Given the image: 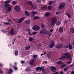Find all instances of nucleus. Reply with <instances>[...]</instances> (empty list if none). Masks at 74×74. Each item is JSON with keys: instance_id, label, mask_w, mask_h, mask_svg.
Listing matches in <instances>:
<instances>
[{"instance_id": "obj_1", "label": "nucleus", "mask_w": 74, "mask_h": 74, "mask_svg": "<svg viewBox=\"0 0 74 74\" xmlns=\"http://www.w3.org/2000/svg\"><path fill=\"white\" fill-rule=\"evenodd\" d=\"M40 33L41 34H47L49 36H51V32L50 31H48L46 29H43L41 30L40 31Z\"/></svg>"}, {"instance_id": "obj_2", "label": "nucleus", "mask_w": 74, "mask_h": 74, "mask_svg": "<svg viewBox=\"0 0 74 74\" xmlns=\"http://www.w3.org/2000/svg\"><path fill=\"white\" fill-rule=\"evenodd\" d=\"M57 22V19L56 17H54L51 18V24L52 25H55Z\"/></svg>"}, {"instance_id": "obj_3", "label": "nucleus", "mask_w": 74, "mask_h": 74, "mask_svg": "<svg viewBox=\"0 0 74 74\" xmlns=\"http://www.w3.org/2000/svg\"><path fill=\"white\" fill-rule=\"evenodd\" d=\"M64 56H65L66 58L67 59H71V56L70 55V53L69 52H67L64 53Z\"/></svg>"}, {"instance_id": "obj_4", "label": "nucleus", "mask_w": 74, "mask_h": 74, "mask_svg": "<svg viewBox=\"0 0 74 74\" xmlns=\"http://www.w3.org/2000/svg\"><path fill=\"white\" fill-rule=\"evenodd\" d=\"M36 70L37 71H39V70H42V72H44V71H45V69L44 68V66H42L41 67L38 66V67H37Z\"/></svg>"}, {"instance_id": "obj_5", "label": "nucleus", "mask_w": 74, "mask_h": 74, "mask_svg": "<svg viewBox=\"0 0 74 74\" xmlns=\"http://www.w3.org/2000/svg\"><path fill=\"white\" fill-rule=\"evenodd\" d=\"M65 4L66 3L64 2H62L59 5V7H58V9H59V10L62 9L64 7Z\"/></svg>"}, {"instance_id": "obj_6", "label": "nucleus", "mask_w": 74, "mask_h": 74, "mask_svg": "<svg viewBox=\"0 0 74 74\" xmlns=\"http://www.w3.org/2000/svg\"><path fill=\"white\" fill-rule=\"evenodd\" d=\"M14 9L16 11H19L21 10V7L17 5L14 7Z\"/></svg>"}, {"instance_id": "obj_7", "label": "nucleus", "mask_w": 74, "mask_h": 74, "mask_svg": "<svg viewBox=\"0 0 74 74\" xmlns=\"http://www.w3.org/2000/svg\"><path fill=\"white\" fill-rule=\"evenodd\" d=\"M33 30H38L40 29V27L37 25H35L34 27H33Z\"/></svg>"}, {"instance_id": "obj_8", "label": "nucleus", "mask_w": 74, "mask_h": 74, "mask_svg": "<svg viewBox=\"0 0 74 74\" xmlns=\"http://www.w3.org/2000/svg\"><path fill=\"white\" fill-rule=\"evenodd\" d=\"M51 70L52 71L53 73L56 72V68L54 66H51L50 68Z\"/></svg>"}, {"instance_id": "obj_9", "label": "nucleus", "mask_w": 74, "mask_h": 74, "mask_svg": "<svg viewBox=\"0 0 74 74\" xmlns=\"http://www.w3.org/2000/svg\"><path fill=\"white\" fill-rule=\"evenodd\" d=\"M15 32V31H14V30L13 28H12L11 29V30L10 32V33L11 36L12 35H14V33Z\"/></svg>"}, {"instance_id": "obj_10", "label": "nucleus", "mask_w": 74, "mask_h": 74, "mask_svg": "<svg viewBox=\"0 0 74 74\" xmlns=\"http://www.w3.org/2000/svg\"><path fill=\"white\" fill-rule=\"evenodd\" d=\"M63 45L62 44H60V45H57L56 46V48L58 49H60V48H62V47Z\"/></svg>"}, {"instance_id": "obj_11", "label": "nucleus", "mask_w": 74, "mask_h": 74, "mask_svg": "<svg viewBox=\"0 0 74 74\" xmlns=\"http://www.w3.org/2000/svg\"><path fill=\"white\" fill-rule=\"evenodd\" d=\"M25 19V17H23L20 19L18 21V23H21Z\"/></svg>"}, {"instance_id": "obj_12", "label": "nucleus", "mask_w": 74, "mask_h": 74, "mask_svg": "<svg viewBox=\"0 0 74 74\" xmlns=\"http://www.w3.org/2000/svg\"><path fill=\"white\" fill-rule=\"evenodd\" d=\"M59 32L60 33H63V28L62 27H60L59 29Z\"/></svg>"}, {"instance_id": "obj_13", "label": "nucleus", "mask_w": 74, "mask_h": 74, "mask_svg": "<svg viewBox=\"0 0 74 74\" xmlns=\"http://www.w3.org/2000/svg\"><path fill=\"white\" fill-rule=\"evenodd\" d=\"M51 51L48 52V53L47 54V57H48V58H51Z\"/></svg>"}, {"instance_id": "obj_14", "label": "nucleus", "mask_w": 74, "mask_h": 74, "mask_svg": "<svg viewBox=\"0 0 74 74\" xmlns=\"http://www.w3.org/2000/svg\"><path fill=\"white\" fill-rule=\"evenodd\" d=\"M34 59H32L29 62V63L31 65H33L34 63Z\"/></svg>"}, {"instance_id": "obj_15", "label": "nucleus", "mask_w": 74, "mask_h": 74, "mask_svg": "<svg viewBox=\"0 0 74 74\" xmlns=\"http://www.w3.org/2000/svg\"><path fill=\"white\" fill-rule=\"evenodd\" d=\"M12 72H13V70L12 69H10L8 70V73L9 74H10L11 73H12Z\"/></svg>"}, {"instance_id": "obj_16", "label": "nucleus", "mask_w": 74, "mask_h": 74, "mask_svg": "<svg viewBox=\"0 0 74 74\" xmlns=\"http://www.w3.org/2000/svg\"><path fill=\"white\" fill-rule=\"evenodd\" d=\"M51 15V13L49 12H47L46 14H45V16L47 17L49 15Z\"/></svg>"}, {"instance_id": "obj_17", "label": "nucleus", "mask_w": 74, "mask_h": 74, "mask_svg": "<svg viewBox=\"0 0 74 74\" xmlns=\"http://www.w3.org/2000/svg\"><path fill=\"white\" fill-rule=\"evenodd\" d=\"M32 7L33 9H36L37 8L36 5L35 4H32Z\"/></svg>"}, {"instance_id": "obj_18", "label": "nucleus", "mask_w": 74, "mask_h": 74, "mask_svg": "<svg viewBox=\"0 0 74 74\" xmlns=\"http://www.w3.org/2000/svg\"><path fill=\"white\" fill-rule=\"evenodd\" d=\"M4 3V5L5 8H7V7L10 6L8 3Z\"/></svg>"}, {"instance_id": "obj_19", "label": "nucleus", "mask_w": 74, "mask_h": 74, "mask_svg": "<svg viewBox=\"0 0 74 74\" xmlns=\"http://www.w3.org/2000/svg\"><path fill=\"white\" fill-rule=\"evenodd\" d=\"M54 47V44L51 43L49 45V47L51 48H52Z\"/></svg>"}, {"instance_id": "obj_20", "label": "nucleus", "mask_w": 74, "mask_h": 74, "mask_svg": "<svg viewBox=\"0 0 74 74\" xmlns=\"http://www.w3.org/2000/svg\"><path fill=\"white\" fill-rule=\"evenodd\" d=\"M42 9L44 10L45 9H47V5H44L42 7Z\"/></svg>"}, {"instance_id": "obj_21", "label": "nucleus", "mask_w": 74, "mask_h": 74, "mask_svg": "<svg viewBox=\"0 0 74 74\" xmlns=\"http://www.w3.org/2000/svg\"><path fill=\"white\" fill-rule=\"evenodd\" d=\"M25 13L26 14V16H29L30 15V13H28V12H27V11H25Z\"/></svg>"}, {"instance_id": "obj_22", "label": "nucleus", "mask_w": 74, "mask_h": 74, "mask_svg": "<svg viewBox=\"0 0 74 74\" xmlns=\"http://www.w3.org/2000/svg\"><path fill=\"white\" fill-rule=\"evenodd\" d=\"M66 58V56H64L60 57V60H63V59H65Z\"/></svg>"}, {"instance_id": "obj_23", "label": "nucleus", "mask_w": 74, "mask_h": 74, "mask_svg": "<svg viewBox=\"0 0 74 74\" xmlns=\"http://www.w3.org/2000/svg\"><path fill=\"white\" fill-rule=\"evenodd\" d=\"M25 23H27V25H29V24H30V20H27L25 21Z\"/></svg>"}, {"instance_id": "obj_24", "label": "nucleus", "mask_w": 74, "mask_h": 74, "mask_svg": "<svg viewBox=\"0 0 74 74\" xmlns=\"http://www.w3.org/2000/svg\"><path fill=\"white\" fill-rule=\"evenodd\" d=\"M31 14H32V15H34L35 14H38V12H37L32 11L31 12Z\"/></svg>"}, {"instance_id": "obj_25", "label": "nucleus", "mask_w": 74, "mask_h": 74, "mask_svg": "<svg viewBox=\"0 0 74 74\" xmlns=\"http://www.w3.org/2000/svg\"><path fill=\"white\" fill-rule=\"evenodd\" d=\"M13 68L14 69L15 71H16L18 70V68L16 66H13Z\"/></svg>"}, {"instance_id": "obj_26", "label": "nucleus", "mask_w": 74, "mask_h": 74, "mask_svg": "<svg viewBox=\"0 0 74 74\" xmlns=\"http://www.w3.org/2000/svg\"><path fill=\"white\" fill-rule=\"evenodd\" d=\"M25 71L26 72H28V71H30V69L28 68V67H27L26 69H25Z\"/></svg>"}, {"instance_id": "obj_27", "label": "nucleus", "mask_w": 74, "mask_h": 74, "mask_svg": "<svg viewBox=\"0 0 74 74\" xmlns=\"http://www.w3.org/2000/svg\"><path fill=\"white\" fill-rule=\"evenodd\" d=\"M70 30L71 32V33H74V29L73 28H70Z\"/></svg>"}, {"instance_id": "obj_28", "label": "nucleus", "mask_w": 74, "mask_h": 74, "mask_svg": "<svg viewBox=\"0 0 74 74\" xmlns=\"http://www.w3.org/2000/svg\"><path fill=\"white\" fill-rule=\"evenodd\" d=\"M7 10L8 11H11V8L10 6H8V7Z\"/></svg>"}, {"instance_id": "obj_29", "label": "nucleus", "mask_w": 74, "mask_h": 74, "mask_svg": "<svg viewBox=\"0 0 74 74\" xmlns=\"http://www.w3.org/2000/svg\"><path fill=\"white\" fill-rule=\"evenodd\" d=\"M53 4V1H50L49 3V5H52Z\"/></svg>"}, {"instance_id": "obj_30", "label": "nucleus", "mask_w": 74, "mask_h": 74, "mask_svg": "<svg viewBox=\"0 0 74 74\" xmlns=\"http://www.w3.org/2000/svg\"><path fill=\"white\" fill-rule=\"evenodd\" d=\"M16 1H13L12 2V5H15V4H16Z\"/></svg>"}, {"instance_id": "obj_31", "label": "nucleus", "mask_w": 74, "mask_h": 74, "mask_svg": "<svg viewBox=\"0 0 74 74\" xmlns=\"http://www.w3.org/2000/svg\"><path fill=\"white\" fill-rule=\"evenodd\" d=\"M30 46H29L25 47V50H26V51H27L28 50H29V49L30 48Z\"/></svg>"}, {"instance_id": "obj_32", "label": "nucleus", "mask_w": 74, "mask_h": 74, "mask_svg": "<svg viewBox=\"0 0 74 74\" xmlns=\"http://www.w3.org/2000/svg\"><path fill=\"white\" fill-rule=\"evenodd\" d=\"M73 48V47H72V45L71 44L69 45V49H72Z\"/></svg>"}, {"instance_id": "obj_33", "label": "nucleus", "mask_w": 74, "mask_h": 74, "mask_svg": "<svg viewBox=\"0 0 74 74\" xmlns=\"http://www.w3.org/2000/svg\"><path fill=\"white\" fill-rule=\"evenodd\" d=\"M40 19V17H38V16H35L33 18L34 19Z\"/></svg>"}, {"instance_id": "obj_34", "label": "nucleus", "mask_w": 74, "mask_h": 74, "mask_svg": "<svg viewBox=\"0 0 74 74\" xmlns=\"http://www.w3.org/2000/svg\"><path fill=\"white\" fill-rule=\"evenodd\" d=\"M62 61H59L57 62V63L59 64H62Z\"/></svg>"}, {"instance_id": "obj_35", "label": "nucleus", "mask_w": 74, "mask_h": 74, "mask_svg": "<svg viewBox=\"0 0 74 74\" xmlns=\"http://www.w3.org/2000/svg\"><path fill=\"white\" fill-rule=\"evenodd\" d=\"M47 9L48 10H51L52 9V6H48L47 7Z\"/></svg>"}, {"instance_id": "obj_36", "label": "nucleus", "mask_w": 74, "mask_h": 74, "mask_svg": "<svg viewBox=\"0 0 74 74\" xmlns=\"http://www.w3.org/2000/svg\"><path fill=\"white\" fill-rule=\"evenodd\" d=\"M27 3L28 4H29V5H33V4H32V1H28L27 2Z\"/></svg>"}, {"instance_id": "obj_37", "label": "nucleus", "mask_w": 74, "mask_h": 74, "mask_svg": "<svg viewBox=\"0 0 74 74\" xmlns=\"http://www.w3.org/2000/svg\"><path fill=\"white\" fill-rule=\"evenodd\" d=\"M33 38H32V37H29V40L30 41H33Z\"/></svg>"}, {"instance_id": "obj_38", "label": "nucleus", "mask_w": 74, "mask_h": 74, "mask_svg": "<svg viewBox=\"0 0 74 74\" xmlns=\"http://www.w3.org/2000/svg\"><path fill=\"white\" fill-rule=\"evenodd\" d=\"M15 56H17V55H18V51H17L16 50L15 51Z\"/></svg>"}, {"instance_id": "obj_39", "label": "nucleus", "mask_w": 74, "mask_h": 74, "mask_svg": "<svg viewBox=\"0 0 74 74\" xmlns=\"http://www.w3.org/2000/svg\"><path fill=\"white\" fill-rule=\"evenodd\" d=\"M10 2L11 1L10 0H7L6 1H5L4 3H6L7 4H8V3H10Z\"/></svg>"}, {"instance_id": "obj_40", "label": "nucleus", "mask_w": 74, "mask_h": 74, "mask_svg": "<svg viewBox=\"0 0 74 74\" xmlns=\"http://www.w3.org/2000/svg\"><path fill=\"white\" fill-rule=\"evenodd\" d=\"M66 15L68 16L69 18H71V15L68 13H66Z\"/></svg>"}, {"instance_id": "obj_41", "label": "nucleus", "mask_w": 74, "mask_h": 74, "mask_svg": "<svg viewBox=\"0 0 74 74\" xmlns=\"http://www.w3.org/2000/svg\"><path fill=\"white\" fill-rule=\"evenodd\" d=\"M4 23L5 24V25H11V24L5 22Z\"/></svg>"}, {"instance_id": "obj_42", "label": "nucleus", "mask_w": 74, "mask_h": 74, "mask_svg": "<svg viewBox=\"0 0 74 74\" xmlns=\"http://www.w3.org/2000/svg\"><path fill=\"white\" fill-rule=\"evenodd\" d=\"M69 45H66L64 47L65 48H66V49H67L68 48H69Z\"/></svg>"}, {"instance_id": "obj_43", "label": "nucleus", "mask_w": 74, "mask_h": 74, "mask_svg": "<svg viewBox=\"0 0 74 74\" xmlns=\"http://www.w3.org/2000/svg\"><path fill=\"white\" fill-rule=\"evenodd\" d=\"M33 58L35 59V58H37V55H34L33 56Z\"/></svg>"}, {"instance_id": "obj_44", "label": "nucleus", "mask_w": 74, "mask_h": 74, "mask_svg": "<svg viewBox=\"0 0 74 74\" xmlns=\"http://www.w3.org/2000/svg\"><path fill=\"white\" fill-rule=\"evenodd\" d=\"M60 25V22L58 21L56 23V25H57V26H59V25Z\"/></svg>"}, {"instance_id": "obj_45", "label": "nucleus", "mask_w": 74, "mask_h": 74, "mask_svg": "<svg viewBox=\"0 0 74 74\" xmlns=\"http://www.w3.org/2000/svg\"><path fill=\"white\" fill-rule=\"evenodd\" d=\"M41 26L42 29H44V27L45 26L43 24H41Z\"/></svg>"}, {"instance_id": "obj_46", "label": "nucleus", "mask_w": 74, "mask_h": 74, "mask_svg": "<svg viewBox=\"0 0 74 74\" xmlns=\"http://www.w3.org/2000/svg\"><path fill=\"white\" fill-rule=\"evenodd\" d=\"M66 66V64H63L62 66H61L60 67L61 68H62V67H65Z\"/></svg>"}, {"instance_id": "obj_47", "label": "nucleus", "mask_w": 74, "mask_h": 74, "mask_svg": "<svg viewBox=\"0 0 74 74\" xmlns=\"http://www.w3.org/2000/svg\"><path fill=\"white\" fill-rule=\"evenodd\" d=\"M37 33V32H34L32 33V34L33 35H35V34H36V33Z\"/></svg>"}, {"instance_id": "obj_48", "label": "nucleus", "mask_w": 74, "mask_h": 74, "mask_svg": "<svg viewBox=\"0 0 74 74\" xmlns=\"http://www.w3.org/2000/svg\"><path fill=\"white\" fill-rule=\"evenodd\" d=\"M73 66L74 64H71L69 66V67H73Z\"/></svg>"}, {"instance_id": "obj_49", "label": "nucleus", "mask_w": 74, "mask_h": 74, "mask_svg": "<svg viewBox=\"0 0 74 74\" xmlns=\"http://www.w3.org/2000/svg\"><path fill=\"white\" fill-rule=\"evenodd\" d=\"M38 3H41V0H38L37 1Z\"/></svg>"}, {"instance_id": "obj_50", "label": "nucleus", "mask_w": 74, "mask_h": 74, "mask_svg": "<svg viewBox=\"0 0 74 74\" xmlns=\"http://www.w3.org/2000/svg\"><path fill=\"white\" fill-rule=\"evenodd\" d=\"M64 24L65 25L66 24V23H67V21L66 20L64 22Z\"/></svg>"}, {"instance_id": "obj_51", "label": "nucleus", "mask_w": 74, "mask_h": 74, "mask_svg": "<svg viewBox=\"0 0 74 74\" xmlns=\"http://www.w3.org/2000/svg\"><path fill=\"white\" fill-rule=\"evenodd\" d=\"M64 71H67V68H64Z\"/></svg>"}, {"instance_id": "obj_52", "label": "nucleus", "mask_w": 74, "mask_h": 74, "mask_svg": "<svg viewBox=\"0 0 74 74\" xmlns=\"http://www.w3.org/2000/svg\"><path fill=\"white\" fill-rule=\"evenodd\" d=\"M2 32H3V33H6V31H4V30L2 31Z\"/></svg>"}, {"instance_id": "obj_53", "label": "nucleus", "mask_w": 74, "mask_h": 74, "mask_svg": "<svg viewBox=\"0 0 74 74\" xmlns=\"http://www.w3.org/2000/svg\"><path fill=\"white\" fill-rule=\"evenodd\" d=\"M27 32H30V30L29 28H28V29H27Z\"/></svg>"}, {"instance_id": "obj_54", "label": "nucleus", "mask_w": 74, "mask_h": 74, "mask_svg": "<svg viewBox=\"0 0 74 74\" xmlns=\"http://www.w3.org/2000/svg\"><path fill=\"white\" fill-rule=\"evenodd\" d=\"M28 34H29V35L30 36H32V34H31V33H30L29 32H28Z\"/></svg>"}, {"instance_id": "obj_55", "label": "nucleus", "mask_w": 74, "mask_h": 74, "mask_svg": "<svg viewBox=\"0 0 74 74\" xmlns=\"http://www.w3.org/2000/svg\"><path fill=\"white\" fill-rule=\"evenodd\" d=\"M3 72L2 71H0V74H3Z\"/></svg>"}, {"instance_id": "obj_56", "label": "nucleus", "mask_w": 74, "mask_h": 74, "mask_svg": "<svg viewBox=\"0 0 74 74\" xmlns=\"http://www.w3.org/2000/svg\"><path fill=\"white\" fill-rule=\"evenodd\" d=\"M24 62H25V61H21V63H22V64H23Z\"/></svg>"}, {"instance_id": "obj_57", "label": "nucleus", "mask_w": 74, "mask_h": 74, "mask_svg": "<svg viewBox=\"0 0 74 74\" xmlns=\"http://www.w3.org/2000/svg\"><path fill=\"white\" fill-rule=\"evenodd\" d=\"M70 63H71L70 61H68L67 62V64H70Z\"/></svg>"}, {"instance_id": "obj_58", "label": "nucleus", "mask_w": 74, "mask_h": 74, "mask_svg": "<svg viewBox=\"0 0 74 74\" xmlns=\"http://www.w3.org/2000/svg\"><path fill=\"white\" fill-rule=\"evenodd\" d=\"M71 74H74V71H72L71 72Z\"/></svg>"}, {"instance_id": "obj_59", "label": "nucleus", "mask_w": 74, "mask_h": 74, "mask_svg": "<svg viewBox=\"0 0 74 74\" xmlns=\"http://www.w3.org/2000/svg\"><path fill=\"white\" fill-rule=\"evenodd\" d=\"M60 74H64L63 72L62 71H60Z\"/></svg>"}, {"instance_id": "obj_60", "label": "nucleus", "mask_w": 74, "mask_h": 74, "mask_svg": "<svg viewBox=\"0 0 74 74\" xmlns=\"http://www.w3.org/2000/svg\"><path fill=\"white\" fill-rule=\"evenodd\" d=\"M53 74H59V73L58 72H56L54 73Z\"/></svg>"}, {"instance_id": "obj_61", "label": "nucleus", "mask_w": 74, "mask_h": 74, "mask_svg": "<svg viewBox=\"0 0 74 74\" xmlns=\"http://www.w3.org/2000/svg\"><path fill=\"white\" fill-rule=\"evenodd\" d=\"M50 32H53V29H50Z\"/></svg>"}, {"instance_id": "obj_62", "label": "nucleus", "mask_w": 74, "mask_h": 74, "mask_svg": "<svg viewBox=\"0 0 74 74\" xmlns=\"http://www.w3.org/2000/svg\"><path fill=\"white\" fill-rule=\"evenodd\" d=\"M16 40V39H15V38H14L13 40L14 41H15Z\"/></svg>"}, {"instance_id": "obj_63", "label": "nucleus", "mask_w": 74, "mask_h": 74, "mask_svg": "<svg viewBox=\"0 0 74 74\" xmlns=\"http://www.w3.org/2000/svg\"><path fill=\"white\" fill-rule=\"evenodd\" d=\"M14 42H15L14 41H13V40L12 41V44H14Z\"/></svg>"}, {"instance_id": "obj_64", "label": "nucleus", "mask_w": 74, "mask_h": 74, "mask_svg": "<svg viewBox=\"0 0 74 74\" xmlns=\"http://www.w3.org/2000/svg\"><path fill=\"white\" fill-rule=\"evenodd\" d=\"M10 21H11V19H9V20L8 21V22H10Z\"/></svg>"}]
</instances>
